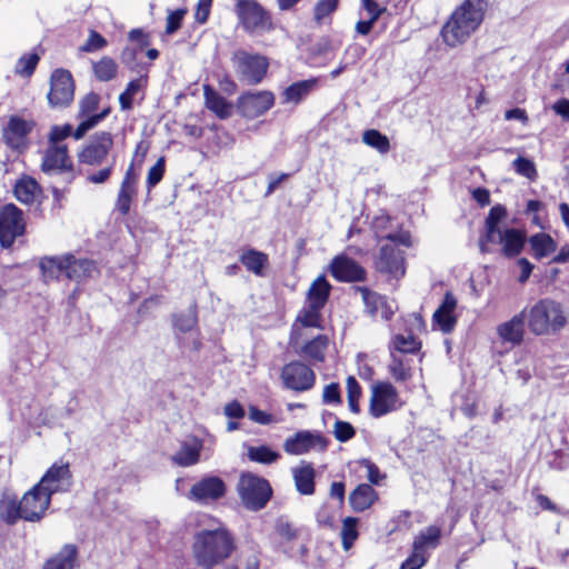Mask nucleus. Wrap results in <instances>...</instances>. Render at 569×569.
Here are the masks:
<instances>
[{"label":"nucleus","instance_id":"obj_18","mask_svg":"<svg viewBox=\"0 0 569 569\" xmlns=\"http://www.w3.org/2000/svg\"><path fill=\"white\" fill-rule=\"evenodd\" d=\"M227 493L224 481L218 476H206L197 481L189 491V499L207 505L223 498Z\"/></svg>","mask_w":569,"mask_h":569},{"label":"nucleus","instance_id":"obj_51","mask_svg":"<svg viewBox=\"0 0 569 569\" xmlns=\"http://www.w3.org/2000/svg\"><path fill=\"white\" fill-rule=\"evenodd\" d=\"M40 61V56L37 52L23 53L14 66L16 74L29 78L31 77Z\"/></svg>","mask_w":569,"mask_h":569},{"label":"nucleus","instance_id":"obj_29","mask_svg":"<svg viewBox=\"0 0 569 569\" xmlns=\"http://www.w3.org/2000/svg\"><path fill=\"white\" fill-rule=\"evenodd\" d=\"M297 491L302 496H311L316 491V470L312 462L302 461L292 469Z\"/></svg>","mask_w":569,"mask_h":569},{"label":"nucleus","instance_id":"obj_38","mask_svg":"<svg viewBox=\"0 0 569 569\" xmlns=\"http://www.w3.org/2000/svg\"><path fill=\"white\" fill-rule=\"evenodd\" d=\"M527 241L529 242L532 254L537 260H541L542 258L550 256L557 249V242L549 233L546 232L532 234L527 239Z\"/></svg>","mask_w":569,"mask_h":569},{"label":"nucleus","instance_id":"obj_37","mask_svg":"<svg viewBox=\"0 0 569 569\" xmlns=\"http://www.w3.org/2000/svg\"><path fill=\"white\" fill-rule=\"evenodd\" d=\"M390 222L389 216L377 217L373 221V228L379 239H386L393 243L405 246L407 248L412 246L411 233L408 230H401L397 233H383L382 229Z\"/></svg>","mask_w":569,"mask_h":569},{"label":"nucleus","instance_id":"obj_16","mask_svg":"<svg viewBox=\"0 0 569 569\" xmlns=\"http://www.w3.org/2000/svg\"><path fill=\"white\" fill-rule=\"evenodd\" d=\"M328 271L335 280L343 283L365 282L368 278L367 270L346 253L335 256L328 266Z\"/></svg>","mask_w":569,"mask_h":569},{"label":"nucleus","instance_id":"obj_25","mask_svg":"<svg viewBox=\"0 0 569 569\" xmlns=\"http://www.w3.org/2000/svg\"><path fill=\"white\" fill-rule=\"evenodd\" d=\"M525 321L526 309L515 315L508 321L500 323L497 327V333L503 342H509L513 346H520L525 337Z\"/></svg>","mask_w":569,"mask_h":569},{"label":"nucleus","instance_id":"obj_61","mask_svg":"<svg viewBox=\"0 0 569 569\" xmlns=\"http://www.w3.org/2000/svg\"><path fill=\"white\" fill-rule=\"evenodd\" d=\"M107 39L96 30H90L88 39L80 47L82 52H96L107 47Z\"/></svg>","mask_w":569,"mask_h":569},{"label":"nucleus","instance_id":"obj_53","mask_svg":"<svg viewBox=\"0 0 569 569\" xmlns=\"http://www.w3.org/2000/svg\"><path fill=\"white\" fill-rule=\"evenodd\" d=\"M111 109L110 107L102 109L100 112H96L91 114L87 119L82 120L74 130L73 138L76 140H80L84 137V134L92 128H94L98 123H100L103 119H106Z\"/></svg>","mask_w":569,"mask_h":569},{"label":"nucleus","instance_id":"obj_41","mask_svg":"<svg viewBox=\"0 0 569 569\" xmlns=\"http://www.w3.org/2000/svg\"><path fill=\"white\" fill-rule=\"evenodd\" d=\"M148 84V73L141 74L139 78L132 79L127 83L126 89L119 96V104L121 110H131L133 107L134 96Z\"/></svg>","mask_w":569,"mask_h":569},{"label":"nucleus","instance_id":"obj_48","mask_svg":"<svg viewBox=\"0 0 569 569\" xmlns=\"http://www.w3.org/2000/svg\"><path fill=\"white\" fill-rule=\"evenodd\" d=\"M341 0H317L312 9V18L317 24H322L339 9Z\"/></svg>","mask_w":569,"mask_h":569},{"label":"nucleus","instance_id":"obj_10","mask_svg":"<svg viewBox=\"0 0 569 569\" xmlns=\"http://www.w3.org/2000/svg\"><path fill=\"white\" fill-rule=\"evenodd\" d=\"M74 79L69 70L58 68L51 72L47 99L52 109L70 107L74 99Z\"/></svg>","mask_w":569,"mask_h":569},{"label":"nucleus","instance_id":"obj_44","mask_svg":"<svg viewBox=\"0 0 569 569\" xmlns=\"http://www.w3.org/2000/svg\"><path fill=\"white\" fill-rule=\"evenodd\" d=\"M94 77L101 82L113 80L118 73L116 60L109 56H103L100 60L92 63Z\"/></svg>","mask_w":569,"mask_h":569},{"label":"nucleus","instance_id":"obj_26","mask_svg":"<svg viewBox=\"0 0 569 569\" xmlns=\"http://www.w3.org/2000/svg\"><path fill=\"white\" fill-rule=\"evenodd\" d=\"M456 307V297L451 291H447L443 296L441 305L433 312V321L445 333L451 332L457 323V318L455 316Z\"/></svg>","mask_w":569,"mask_h":569},{"label":"nucleus","instance_id":"obj_50","mask_svg":"<svg viewBox=\"0 0 569 569\" xmlns=\"http://www.w3.org/2000/svg\"><path fill=\"white\" fill-rule=\"evenodd\" d=\"M362 141L381 154L388 153L391 149L389 138L377 129L366 130L362 133Z\"/></svg>","mask_w":569,"mask_h":569},{"label":"nucleus","instance_id":"obj_13","mask_svg":"<svg viewBox=\"0 0 569 569\" xmlns=\"http://www.w3.org/2000/svg\"><path fill=\"white\" fill-rule=\"evenodd\" d=\"M26 232L22 211L13 203L3 206L0 210V246L11 248L14 240Z\"/></svg>","mask_w":569,"mask_h":569},{"label":"nucleus","instance_id":"obj_17","mask_svg":"<svg viewBox=\"0 0 569 569\" xmlns=\"http://www.w3.org/2000/svg\"><path fill=\"white\" fill-rule=\"evenodd\" d=\"M42 490L52 497L58 492H68L73 485V476L69 462L52 463L38 482Z\"/></svg>","mask_w":569,"mask_h":569},{"label":"nucleus","instance_id":"obj_22","mask_svg":"<svg viewBox=\"0 0 569 569\" xmlns=\"http://www.w3.org/2000/svg\"><path fill=\"white\" fill-rule=\"evenodd\" d=\"M375 266L378 272L389 274L395 279H399L406 273L403 252L393 244H385L380 248Z\"/></svg>","mask_w":569,"mask_h":569},{"label":"nucleus","instance_id":"obj_40","mask_svg":"<svg viewBox=\"0 0 569 569\" xmlns=\"http://www.w3.org/2000/svg\"><path fill=\"white\" fill-rule=\"evenodd\" d=\"M274 531L282 543H286L292 548L295 542L300 538L303 528L296 526L284 517H280L276 521Z\"/></svg>","mask_w":569,"mask_h":569},{"label":"nucleus","instance_id":"obj_7","mask_svg":"<svg viewBox=\"0 0 569 569\" xmlns=\"http://www.w3.org/2000/svg\"><path fill=\"white\" fill-rule=\"evenodd\" d=\"M230 60L239 81L248 86L261 83L270 66L266 56L242 49L234 51Z\"/></svg>","mask_w":569,"mask_h":569},{"label":"nucleus","instance_id":"obj_49","mask_svg":"<svg viewBox=\"0 0 569 569\" xmlns=\"http://www.w3.org/2000/svg\"><path fill=\"white\" fill-rule=\"evenodd\" d=\"M248 458L251 461L262 463V465H271L280 459V453L272 450L267 445L261 446H250L248 448Z\"/></svg>","mask_w":569,"mask_h":569},{"label":"nucleus","instance_id":"obj_27","mask_svg":"<svg viewBox=\"0 0 569 569\" xmlns=\"http://www.w3.org/2000/svg\"><path fill=\"white\" fill-rule=\"evenodd\" d=\"M348 500L355 512H363L379 500V492L371 485L362 482L349 493Z\"/></svg>","mask_w":569,"mask_h":569},{"label":"nucleus","instance_id":"obj_55","mask_svg":"<svg viewBox=\"0 0 569 569\" xmlns=\"http://www.w3.org/2000/svg\"><path fill=\"white\" fill-rule=\"evenodd\" d=\"M200 459V449L197 447L184 445L172 457V461L180 467H189L196 465Z\"/></svg>","mask_w":569,"mask_h":569},{"label":"nucleus","instance_id":"obj_52","mask_svg":"<svg viewBox=\"0 0 569 569\" xmlns=\"http://www.w3.org/2000/svg\"><path fill=\"white\" fill-rule=\"evenodd\" d=\"M346 385L348 407L352 413L358 415L360 412L359 401L362 396V388L353 376L347 377Z\"/></svg>","mask_w":569,"mask_h":569},{"label":"nucleus","instance_id":"obj_64","mask_svg":"<svg viewBox=\"0 0 569 569\" xmlns=\"http://www.w3.org/2000/svg\"><path fill=\"white\" fill-rule=\"evenodd\" d=\"M429 556L427 552L415 551L409 555V557L402 561L400 569H421L428 561Z\"/></svg>","mask_w":569,"mask_h":569},{"label":"nucleus","instance_id":"obj_2","mask_svg":"<svg viewBox=\"0 0 569 569\" xmlns=\"http://www.w3.org/2000/svg\"><path fill=\"white\" fill-rule=\"evenodd\" d=\"M236 535L224 525L201 529L193 536L191 555L200 569H216L224 565L237 551Z\"/></svg>","mask_w":569,"mask_h":569},{"label":"nucleus","instance_id":"obj_33","mask_svg":"<svg viewBox=\"0 0 569 569\" xmlns=\"http://www.w3.org/2000/svg\"><path fill=\"white\" fill-rule=\"evenodd\" d=\"M239 261L249 272L257 277H263L266 274L264 270L269 266V256L254 248H243L239 256Z\"/></svg>","mask_w":569,"mask_h":569},{"label":"nucleus","instance_id":"obj_3","mask_svg":"<svg viewBox=\"0 0 569 569\" xmlns=\"http://www.w3.org/2000/svg\"><path fill=\"white\" fill-rule=\"evenodd\" d=\"M508 218L506 206L497 203L492 206L485 219L483 231L478 239V248L482 254L491 252V244H500V252L505 258L518 257L527 243V233L522 229L499 226Z\"/></svg>","mask_w":569,"mask_h":569},{"label":"nucleus","instance_id":"obj_15","mask_svg":"<svg viewBox=\"0 0 569 569\" xmlns=\"http://www.w3.org/2000/svg\"><path fill=\"white\" fill-rule=\"evenodd\" d=\"M51 499L50 493L42 490L40 485L36 483L19 499L22 520L28 522H39L42 520L51 505Z\"/></svg>","mask_w":569,"mask_h":569},{"label":"nucleus","instance_id":"obj_32","mask_svg":"<svg viewBox=\"0 0 569 569\" xmlns=\"http://www.w3.org/2000/svg\"><path fill=\"white\" fill-rule=\"evenodd\" d=\"M318 82V78H310L291 83L281 93L282 103L299 104L317 89Z\"/></svg>","mask_w":569,"mask_h":569},{"label":"nucleus","instance_id":"obj_59","mask_svg":"<svg viewBox=\"0 0 569 569\" xmlns=\"http://www.w3.org/2000/svg\"><path fill=\"white\" fill-rule=\"evenodd\" d=\"M166 172V158L160 157L157 162L149 169L146 180L147 189L154 188L162 179Z\"/></svg>","mask_w":569,"mask_h":569},{"label":"nucleus","instance_id":"obj_12","mask_svg":"<svg viewBox=\"0 0 569 569\" xmlns=\"http://www.w3.org/2000/svg\"><path fill=\"white\" fill-rule=\"evenodd\" d=\"M36 127L37 121L33 118L24 119L18 114H12L2 128V141L12 150L26 149L29 146V136Z\"/></svg>","mask_w":569,"mask_h":569},{"label":"nucleus","instance_id":"obj_6","mask_svg":"<svg viewBox=\"0 0 569 569\" xmlns=\"http://www.w3.org/2000/svg\"><path fill=\"white\" fill-rule=\"evenodd\" d=\"M234 13L238 24L249 34H260L274 29L271 13L258 0H237Z\"/></svg>","mask_w":569,"mask_h":569},{"label":"nucleus","instance_id":"obj_11","mask_svg":"<svg viewBox=\"0 0 569 569\" xmlns=\"http://www.w3.org/2000/svg\"><path fill=\"white\" fill-rule=\"evenodd\" d=\"M301 360H292L281 368L280 378L283 387L296 392H305L316 385V373Z\"/></svg>","mask_w":569,"mask_h":569},{"label":"nucleus","instance_id":"obj_23","mask_svg":"<svg viewBox=\"0 0 569 569\" xmlns=\"http://www.w3.org/2000/svg\"><path fill=\"white\" fill-rule=\"evenodd\" d=\"M138 193V174L134 171V166L131 162L127 168L120 188L117 194L114 209L116 211L126 217L130 212L131 203Z\"/></svg>","mask_w":569,"mask_h":569},{"label":"nucleus","instance_id":"obj_1","mask_svg":"<svg viewBox=\"0 0 569 569\" xmlns=\"http://www.w3.org/2000/svg\"><path fill=\"white\" fill-rule=\"evenodd\" d=\"M113 136L109 131H98L77 151L78 170L69 154L68 146H47L41 160V171L46 174H63L70 186L78 174H84L86 181L103 184L112 177L116 159H110L113 149Z\"/></svg>","mask_w":569,"mask_h":569},{"label":"nucleus","instance_id":"obj_21","mask_svg":"<svg viewBox=\"0 0 569 569\" xmlns=\"http://www.w3.org/2000/svg\"><path fill=\"white\" fill-rule=\"evenodd\" d=\"M321 308L307 303L300 309L290 329L289 342L296 348L302 337V328L323 329Z\"/></svg>","mask_w":569,"mask_h":569},{"label":"nucleus","instance_id":"obj_58","mask_svg":"<svg viewBox=\"0 0 569 569\" xmlns=\"http://www.w3.org/2000/svg\"><path fill=\"white\" fill-rule=\"evenodd\" d=\"M512 166L515 171L521 176L527 178L530 181H536L538 178V171L535 162L526 157L519 156L512 161Z\"/></svg>","mask_w":569,"mask_h":569},{"label":"nucleus","instance_id":"obj_24","mask_svg":"<svg viewBox=\"0 0 569 569\" xmlns=\"http://www.w3.org/2000/svg\"><path fill=\"white\" fill-rule=\"evenodd\" d=\"M329 343V337L326 333H319L316 337L306 340L299 349L296 348V352L309 365L322 363L326 360Z\"/></svg>","mask_w":569,"mask_h":569},{"label":"nucleus","instance_id":"obj_43","mask_svg":"<svg viewBox=\"0 0 569 569\" xmlns=\"http://www.w3.org/2000/svg\"><path fill=\"white\" fill-rule=\"evenodd\" d=\"M422 343L412 335H395L390 342V353L396 351L399 353L416 355L421 350Z\"/></svg>","mask_w":569,"mask_h":569},{"label":"nucleus","instance_id":"obj_46","mask_svg":"<svg viewBox=\"0 0 569 569\" xmlns=\"http://www.w3.org/2000/svg\"><path fill=\"white\" fill-rule=\"evenodd\" d=\"M391 361L388 366L389 373L396 382H406L413 376L411 366L406 362L401 357L391 352Z\"/></svg>","mask_w":569,"mask_h":569},{"label":"nucleus","instance_id":"obj_54","mask_svg":"<svg viewBox=\"0 0 569 569\" xmlns=\"http://www.w3.org/2000/svg\"><path fill=\"white\" fill-rule=\"evenodd\" d=\"M173 327L182 333L193 330L198 325L196 305L190 309L189 313L174 315L172 318Z\"/></svg>","mask_w":569,"mask_h":569},{"label":"nucleus","instance_id":"obj_34","mask_svg":"<svg viewBox=\"0 0 569 569\" xmlns=\"http://www.w3.org/2000/svg\"><path fill=\"white\" fill-rule=\"evenodd\" d=\"M332 286L327 280L325 274L318 276L310 284L306 301L309 305L323 309L329 301Z\"/></svg>","mask_w":569,"mask_h":569},{"label":"nucleus","instance_id":"obj_60","mask_svg":"<svg viewBox=\"0 0 569 569\" xmlns=\"http://www.w3.org/2000/svg\"><path fill=\"white\" fill-rule=\"evenodd\" d=\"M140 51L141 50L139 48L132 46H127L121 51L120 59L130 71H140V68H143L138 61V54Z\"/></svg>","mask_w":569,"mask_h":569},{"label":"nucleus","instance_id":"obj_30","mask_svg":"<svg viewBox=\"0 0 569 569\" xmlns=\"http://www.w3.org/2000/svg\"><path fill=\"white\" fill-rule=\"evenodd\" d=\"M79 551L73 543H66L62 548L48 558L42 569H74L78 566Z\"/></svg>","mask_w":569,"mask_h":569},{"label":"nucleus","instance_id":"obj_39","mask_svg":"<svg viewBox=\"0 0 569 569\" xmlns=\"http://www.w3.org/2000/svg\"><path fill=\"white\" fill-rule=\"evenodd\" d=\"M361 469L367 471L366 478L372 487L380 485L386 479V475L381 473L379 467L368 458H362L355 462V468L350 469V477L355 476L356 480H361L362 476L358 475Z\"/></svg>","mask_w":569,"mask_h":569},{"label":"nucleus","instance_id":"obj_63","mask_svg":"<svg viewBox=\"0 0 569 569\" xmlns=\"http://www.w3.org/2000/svg\"><path fill=\"white\" fill-rule=\"evenodd\" d=\"M187 12L188 10L186 8H179L174 11L169 12L166 23L167 34H172L181 28L183 18L187 14Z\"/></svg>","mask_w":569,"mask_h":569},{"label":"nucleus","instance_id":"obj_47","mask_svg":"<svg viewBox=\"0 0 569 569\" xmlns=\"http://www.w3.org/2000/svg\"><path fill=\"white\" fill-rule=\"evenodd\" d=\"M359 520L356 517H347L342 520L341 527V546L345 551L351 549L359 537Z\"/></svg>","mask_w":569,"mask_h":569},{"label":"nucleus","instance_id":"obj_56","mask_svg":"<svg viewBox=\"0 0 569 569\" xmlns=\"http://www.w3.org/2000/svg\"><path fill=\"white\" fill-rule=\"evenodd\" d=\"M100 104V96L97 92L90 91L83 96L79 101L78 118L87 119L94 114Z\"/></svg>","mask_w":569,"mask_h":569},{"label":"nucleus","instance_id":"obj_31","mask_svg":"<svg viewBox=\"0 0 569 569\" xmlns=\"http://www.w3.org/2000/svg\"><path fill=\"white\" fill-rule=\"evenodd\" d=\"M72 258V253L61 257H43L39 262L41 276L46 282L58 280L61 274L67 277L68 261Z\"/></svg>","mask_w":569,"mask_h":569},{"label":"nucleus","instance_id":"obj_20","mask_svg":"<svg viewBox=\"0 0 569 569\" xmlns=\"http://www.w3.org/2000/svg\"><path fill=\"white\" fill-rule=\"evenodd\" d=\"M352 289L361 295L365 312L370 318L376 319L380 311V316L383 320L389 321L392 319L395 311L386 296L366 286H355Z\"/></svg>","mask_w":569,"mask_h":569},{"label":"nucleus","instance_id":"obj_19","mask_svg":"<svg viewBox=\"0 0 569 569\" xmlns=\"http://www.w3.org/2000/svg\"><path fill=\"white\" fill-rule=\"evenodd\" d=\"M328 441L319 433L315 435L309 430L297 431L288 437L282 447L286 453L291 456H301L310 452L319 446L320 450H326Z\"/></svg>","mask_w":569,"mask_h":569},{"label":"nucleus","instance_id":"obj_4","mask_svg":"<svg viewBox=\"0 0 569 569\" xmlns=\"http://www.w3.org/2000/svg\"><path fill=\"white\" fill-rule=\"evenodd\" d=\"M487 10V0H463L440 30L443 42L450 48L465 43L479 29Z\"/></svg>","mask_w":569,"mask_h":569},{"label":"nucleus","instance_id":"obj_36","mask_svg":"<svg viewBox=\"0 0 569 569\" xmlns=\"http://www.w3.org/2000/svg\"><path fill=\"white\" fill-rule=\"evenodd\" d=\"M67 278L70 280L82 281L92 278L93 273L98 272L97 263L89 258L77 259L73 254L68 261Z\"/></svg>","mask_w":569,"mask_h":569},{"label":"nucleus","instance_id":"obj_45","mask_svg":"<svg viewBox=\"0 0 569 569\" xmlns=\"http://www.w3.org/2000/svg\"><path fill=\"white\" fill-rule=\"evenodd\" d=\"M39 184L33 178L20 179L14 186V196L18 201L24 204H31L36 200Z\"/></svg>","mask_w":569,"mask_h":569},{"label":"nucleus","instance_id":"obj_14","mask_svg":"<svg viewBox=\"0 0 569 569\" xmlns=\"http://www.w3.org/2000/svg\"><path fill=\"white\" fill-rule=\"evenodd\" d=\"M274 94L269 90L246 91L237 99V109L241 117L253 120L263 116L274 106Z\"/></svg>","mask_w":569,"mask_h":569},{"label":"nucleus","instance_id":"obj_42","mask_svg":"<svg viewBox=\"0 0 569 569\" xmlns=\"http://www.w3.org/2000/svg\"><path fill=\"white\" fill-rule=\"evenodd\" d=\"M441 539V529L438 526L431 525L426 530L420 531L412 542L415 551L426 552V548H436L439 546Z\"/></svg>","mask_w":569,"mask_h":569},{"label":"nucleus","instance_id":"obj_57","mask_svg":"<svg viewBox=\"0 0 569 569\" xmlns=\"http://www.w3.org/2000/svg\"><path fill=\"white\" fill-rule=\"evenodd\" d=\"M73 127L70 123L53 124L48 133L49 146H67L63 141L70 136L73 137Z\"/></svg>","mask_w":569,"mask_h":569},{"label":"nucleus","instance_id":"obj_9","mask_svg":"<svg viewBox=\"0 0 569 569\" xmlns=\"http://www.w3.org/2000/svg\"><path fill=\"white\" fill-rule=\"evenodd\" d=\"M397 388L390 381H377L371 387L369 413L372 418H381L403 407Z\"/></svg>","mask_w":569,"mask_h":569},{"label":"nucleus","instance_id":"obj_62","mask_svg":"<svg viewBox=\"0 0 569 569\" xmlns=\"http://www.w3.org/2000/svg\"><path fill=\"white\" fill-rule=\"evenodd\" d=\"M335 438L340 442H347L356 436V429L350 422L337 420L333 426Z\"/></svg>","mask_w":569,"mask_h":569},{"label":"nucleus","instance_id":"obj_8","mask_svg":"<svg viewBox=\"0 0 569 569\" xmlns=\"http://www.w3.org/2000/svg\"><path fill=\"white\" fill-rule=\"evenodd\" d=\"M238 491L243 506L252 511L263 509L272 497L270 482L252 472L241 473Z\"/></svg>","mask_w":569,"mask_h":569},{"label":"nucleus","instance_id":"obj_35","mask_svg":"<svg viewBox=\"0 0 569 569\" xmlns=\"http://www.w3.org/2000/svg\"><path fill=\"white\" fill-rule=\"evenodd\" d=\"M0 519L8 526H14L22 519L20 500L14 493H2L0 498Z\"/></svg>","mask_w":569,"mask_h":569},{"label":"nucleus","instance_id":"obj_5","mask_svg":"<svg viewBox=\"0 0 569 569\" xmlns=\"http://www.w3.org/2000/svg\"><path fill=\"white\" fill-rule=\"evenodd\" d=\"M525 309L527 327L535 336L555 335L568 322L561 303L550 298L540 299Z\"/></svg>","mask_w":569,"mask_h":569},{"label":"nucleus","instance_id":"obj_28","mask_svg":"<svg viewBox=\"0 0 569 569\" xmlns=\"http://www.w3.org/2000/svg\"><path fill=\"white\" fill-rule=\"evenodd\" d=\"M206 108L219 119L224 120L232 116L233 104L222 97L211 84H203Z\"/></svg>","mask_w":569,"mask_h":569}]
</instances>
